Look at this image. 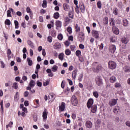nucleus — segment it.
Wrapping results in <instances>:
<instances>
[{
	"instance_id": "obj_1",
	"label": "nucleus",
	"mask_w": 130,
	"mask_h": 130,
	"mask_svg": "<svg viewBox=\"0 0 130 130\" xmlns=\"http://www.w3.org/2000/svg\"><path fill=\"white\" fill-rule=\"evenodd\" d=\"M92 67L94 69V72H95V73H99V71L103 70V68H102L101 66L98 65V63L97 62L93 63Z\"/></svg>"
},
{
	"instance_id": "obj_2",
	"label": "nucleus",
	"mask_w": 130,
	"mask_h": 130,
	"mask_svg": "<svg viewBox=\"0 0 130 130\" xmlns=\"http://www.w3.org/2000/svg\"><path fill=\"white\" fill-rule=\"evenodd\" d=\"M71 103L74 106L78 105V99L76 95H73L71 98Z\"/></svg>"
},
{
	"instance_id": "obj_3",
	"label": "nucleus",
	"mask_w": 130,
	"mask_h": 130,
	"mask_svg": "<svg viewBox=\"0 0 130 130\" xmlns=\"http://www.w3.org/2000/svg\"><path fill=\"white\" fill-rule=\"evenodd\" d=\"M95 82L96 85L98 86H100V87H101L103 85V82H102V79L100 76H98L95 78Z\"/></svg>"
},
{
	"instance_id": "obj_4",
	"label": "nucleus",
	"mask_w": 130,
	"mask_h": 130,
	"mask_svg": "<svg viewBox=\"0 0 130 130\" xmlns=\"http://www.w3.org/2000/svg\"><path fill=\"white\" fill-rule=\"evenodd\" d=\"M109 68L111 70H114L116 68V63L113 61H110L108 62Z\"/></svg>"
},
{
	"instance_id": "obj_5",
	"label": "nucleus",
	"mask_w": 130,
	"mask_h": 130,
	"mask_svg": "<svg viewBox=\"0 0 130 130\" xmlns=\"http://www.w3.org/2000/svg\"><path fill=\"white\" fill-rule=\"evenodd\" d=\"M94 103V100L93 99H89L87 103V106L88 109L91 108L92 107V105H93Z\"/></svg>"
},
{
	"instance_id": "obj_6",
	"label": "nucleus",
	"mask_w": 130,
	"mask_h": 130,
	"mask_svg": "<svg viewBox=\"0 0 130 130\" xmlns=\"http://www.w3.org/2000/svg\"><path fill=\"white\" fill-rule=\"evenodd\" d=\"M92 35L94 38H96V39H98L99 38V32H98V31L92 30Z\"/></svg>"
},
{
	"instance_id": "obj_7",
	"label": "nucleus",
	"mask_w": 130,
	"mask_h": 130,
	"mask_svg": "<svg viewBox=\"0 0 130 130\" xmlns=\"http://www.w3.org/2000/svg\"><path fill=\"white\" fill-rule=\"evenodd\" d=\"M55 99V95L53 93H50L48 95V100L49 102H52Z\"/></svg>"
},
{
	"instance_id": "obj_8",
	"label": "nucleus",
	"mask_w": 130,
	"mask_h": 130,
	"mask_svg": "<svg viewBox=\"0 0 130 130\" xmlns=\"http://www.w3.org/2000/svg\"><path fill=\"white\" fill-rule=\"evenodd\" d=\"M113 112L115 114H118L120 112V108L119 106H116L113 109Z\"/></svg>"
},
{
	"instance_id": "obj_9",
	"label": "nucleus",
	"mask_w": 130,
	"mask_h": 130,
	"mask_svg": "<svg viewBox=\"0 0 130 130\" xmlns=\"http://www.w3.org/2000/svg\"><path fill=\"white\" fill-rule=\"evenodd\" d=\"M117 103V101L115 99H112L111 101H109V105L111 106V107H112V106H114Z\"/></svg>"
},
{
	"instance_id": "obj_10",
	"label": "nucleus",
	"mask_w": 130,
	"mask_h": 130,
	"mask_svg": "<svg viewBox=\"0 0 130 130\" xmlns=\"http://www.w3.org/2000/svg\"><path fill=\"white\" fill-rule=\"evenodd\" d=\"M112 31L113 33L116 34V35H118V34H119V30L118 29V28L116 27V26H114L112 27Z\"/></svg>"
},
{
	"instance_id": "obj_11",
	"label": "nucleus",
	"mask_w": 130,
	"mask_h": 130,
	"mask_svg": "<svg viewBox=\"0 0 130 130\" xmlns=\"http://www.w3.org/2000/svg\"><path fill=\"white\" fill-rule=\"evenodd\" d=\"M60 111H64V109H66V103L64 102H62L61 104V106L59 107Z\"/></svg>"
},
{
	"instance_id": "obj_12",
	"label": "nucleus",
	"mask_w": 130,
	"mask_h": 130,
	"mask_svg": "<svg viewBox=\"0 0 130 130\" xmlns=\"http://www.w3.org/2000/svg\"><path fill=\"white\" fill-rule=\"evenodd\" d=\"M90 108H91V112H92V113H96V111H97V105H94L93 106H91Z\"/></svg>"
},
{
	"instance_id": "obj_13",
	"label": "nucleus",
	"mask_w": 130,
	"mask_h": 130,
	"mask_svg": "<svg viewBox=\"0 0 130 130\" xmlns=\"http://www.w3.org/2000/svg\"><path fill=\"white\" fill-rule=\"evenodd\" d=\"M100 123H101V121L100 120H98L95 123V129H99V128L100 127Z\"/></svg>"
},
{
	"instance_id": "obj_14",
	"label": "nucleus",
	"mask_w": 130,
	"mask_h": 130,
	"mask_svg": "<svg viewBox=\"0 0 130 130\" xmlns=\"http://www.w3.org/2000/svg\"><path fill=\"white\" fill-rule=\"evenodd\" d=\"M86 126L88 128H92V126H93V124H92V122H91L90 121H86Z\"/></svg>"
},
{
	"instance_id": "obj_15",
	"label": "nucleus",
	"mask_w": 130,
	"mask_h": 130,
	"mask_svg": "<svg viewBox=\"0 0 130 130\" xmlns=\"http://www.w3.org/2000/svg\"><path fill=\"white\" fill-rule=\"evenodd\" d=\"M79 8L82 13H84V12H85V5H84V3H80Z\"/></svg>"
},
{
	"instance_id": "obj_16",
	"label": "nucleus",
	"mask_w": 130,
	"mask_h": 130,
	"mask_svg": "<svg viewBox=\"0 0 130 130\" xmlns=\"http://www.w3.org/2000/svg\"><path fill=\"white\" fill-rule=\"evenodd\" d=\"M122 25L124 26V27H127L128 26V21L126 19H123L122 20Z\"/></svg>"
},
{
	"instance_id": "obj_17",
	"label": "nucleus",
	"mask_w": 130,
	"mask_h": 130,
	"mask_svg": "<svg viewBox=\"0 0 130 130\" xmlns=\"http://www.w3.org/2000/svg\"><path fill=\"white\" fill-rule=\"evenodd\" d=\"M123 71L125 72V73H129L130 72V67L129 66H125L123 68Z\"/></svg>"
},
{
	"instance_id": "obj_18",
	"label": "nucleus",
	"mask_w": 130,
	"mask_h": 130,
	"mask_svg": "<svg viewBox=\"0 0 130 130\" xmlns=\"http://www.w3.org/2000/svg\"><path fill=\"white\" fill-rule=\"evenodd\" d=\"M54 48L55 49H59L61 48V44L59 43H56L55 45H54Z\"/></svg>"
},
{
	"instance_id": "obj_19",
	"label": "nucleus",
	"mask_w": 130,
	"mask_h": 130,
	"mask_svg": "<svg viewBox=\"0 0 130 130\" xmlns=\"http://www.w3.org/2000/svg\"><path fill=\"white\" fill-rule=\"evenodd\" d=\"M77 73H78V70H75L74 71L72 72V78L73 79H76L77 77Z\"/></svg>"
},
{
	"instance_id": "obj_20",
	"label": "nucleus",
	"mask_w": 130,
	"mask_h": 130,
	"mask_svg": "<svg viewBox=\"0 0 130 130\" xmlns=\"http://www.w3.org/2000/svg\"><path fill=\"white\" fill-rule=\"evenodd\" d=\"M121 41L122 43H124V44H126V43H128V40L125 38V37H123L122 38Z\"/></svg>"
},
{
	"instance_id": "obj_21",
	"label": "nucleus",
	"mask_w": 130,
	"mask_h": 130,
	"mask_svg": "<svg viewBox=\"0 0 130 130\" xmlns=\"http://www.w3.org/2000/svg\"><path fill=\"white\" fill-rule=\"evenodd\" d=\"M63 7L64 11H69L70 10V6L67 4H64Z\"/></svg>"
},
{
	"instance_id": "obj_22",
	"label": "nucleus",
	"mask_w": 130,
	"mask_h": 130,
	"mask_svg": "<svg viewBox=\"0 0 130 130\" xmlns=\"http://www.w3.org/2000/svg\"><path fill=\"white\" fill-rule=\"evenodd\" d=\"M84 35H85L83 33V32H79V38H81V41L84 40V38H85Z\"/></svg>"
},
{
	"instance_id": "obj_23",
	"label": "nucleus",
	"mask_w": 130,
	"mask_h": 130,
	"mask_svg": "<svg viewBox=\"0 0 130 130\" xmlns=\"http://www.w3.org/2000/svg\"><path fill=\"white\" fill-rule=\"evenodd\" d=\"M27 61L28 62V66H29V67H31V66H32V64H33V61H32V60H31L30 58H27Z\"/></svg>"
},
{
	"instance_id": "obj_24",
	"label": "nucleus",
	"mask_w": 130,
	"mask_h": 130,
	"mask_svg": "<svg viewBox=\"0 0 130 130\" xmlns=\"http://www.w3.org/2000/svg\"><path fill=\"white\" fill-rule=\"evenodd\" d=\"M110 82L111 83H115V82H116V78L115 76H112L110 78Z\"/></svg>"
},
{
	"instance_id": "obj_25",
	"label": "nucleus",
	"mask_w": 130,
	"mask_h": 130,
	"mask_svg": "<svg viewBox=\"0 0 130 130\" xmlns=\"http://www.w3.org/2000/svg\"><path fill=\"white\" fill-rule=\"evenodd\" d=\"M56 26L58 28H60L61 27V21L59 20L57 21L56 22Z\"/></svg>"
},
{
	"instance_id": "obj_26",
	"label": "nucleus",
	"mask_w": 130,
	"mask_h": 130,
	"mask_svg": "<svg viewBox=\"0 0 130 130\" xmlns=\"http://www.w3.org/2000/svg\"><path fill=\"white\" fill-rule=\"evenodd\" d=\"M29 85L31 88H33V87L35 86V81H34V80H31L29 84Z\"/></svg>"
},
{
	"instance_id": "obj_27",
	"label": "nucleus",
	"mask_w": 130,
	"mask_h": 130,
	"mask_svg": "<svg viewBox=\"0 0 130 130\" xmlns=\"http://www.w3.org/2000/svg\"><path fill=\"white\" fill-rule=\"evenodd\" d=\"M103 23H104V24H105V25H107V24H108V17H105L104 18Z\"/></svg>"
},
{
	"instance_id": "obj_28",
	"label": "nucleus",
	"mask_w": 130,
	"mask_h": 130,
	"mask_svg": "<svg viewBox=\"0 0 130 130\" xmlns=\"http://www.w3.org/2000/svg\"><path fill=\"white\" fill-rule=\"evenodd\" d=\"M54 19H58L59 18V13L58 12H56L54 14Z\"/></svg>"
},
{
	"instance_id": "obj_29",
	"label": "nucleus",
	"mask_w": 130,
	"mask_h": 130,
	"mask_svg": "<svg viewBox=\"0 0 130 130\" xmlns=\"http://www.w3.org/2000/svg\"><path fill=\"white\" fill-rule=\"evenodd\" d=\"M15 29H18L19 28V22L17 20L14 21Z\"/></svg>"
},
{
	"instance_id": "obj_30",
	"label": "nucleus",
	"mask_w": 130,
	"mask_h": 130,
	"mask_svg": "<svg viewBox=\"0 0 130 130\" xmlns=\"http://www.w3.org/2000/svg\"><path fill=\"white\" fill-rule=\"evenodd\" d=\"M5 25H8V26H10L11 25V21L10 19H6L5 22Z\"/></svg>"
},
{
	"instance_id": "obj_31",
	"label": "nucleus",
	"mask_w": 130,
	"mask_h": 130,
	"mask_svg": "<svg viewBox=\"0 0 130 130\" xmlns=\"http://www.w3.org/2000/svg\"><path fill=\"white\" fill-rule=\"evenodd\" d=\"M47 5V2H46V1L44 0L43 1V4L42 5L43 8H46Z\"/></svg>"
},
{
	"instance_id": "obj_32",
	"label": "nucleus",
	"mask_w": 130,
	"mask_h": 130,
	"mask_svg": "<svg viewBox=\"0 0 130 130\" xmlns=\"http://www.w3.org/2000/svg\"><path fill=\"white\" fill-rule=\"evenodd\" d=\"M75 29H76V32H80L81 28H80V26L78 25V24H76L75 25Z\"/></svg>"
},
{
	"instance_id": "obj_33",
	"label": "nucleus",
	"mask_w": 130,
	"mask_h": 130,
	"mask_svg": "<svg viewBox=\"0 0 130 130\" xmlns=\"http://www.w3.org/2000/svg\"><path fill=\"white\" fill-rule=\"evenodd\" d=\"M59 59L60 60H63V53H61L59 55Z\"/></svg>"
},
{
	"instance_id": "obj_34",
	"label": "nucleus",
	"mask_w": 130,
	"mask_h": 130,
	"mask_svg": "<svg viewBox=\"0 0 130 130\" xmlns=\"http://www.w3.org/2000/svg\"><path fill=\"white\" fill-rule=\"evenodd\" d=\"M58 67L56 65H54L52 68V72H56L57 71Z\"/></svg>"
},
{
	"instance_id": "obj_35",
	"label": "nucleus",
	"mask_w": 130,
	"mask_h": 130,
	"mask_svg": "<svg viewBox=\"0 0 130 130\" xmlns=\"http://www.w3.org/2000/svg\"><path fill=\"white\" fill-rule=\"evenodd\" d=\"M43 119H46V118H47V113H46V112L43 113Z\"/></svg>"
},
{
	"instance_id": "obj_36",
	"label": "nucleus",
	"mask_w": 130,
	"mask_h": 130,
	"mask_svg": "<svg viewBox=\"0 0 130 130\" xmlns=\"http://www.w3.org/2000/svg\"><path fill=\"white\" fill-rule=\"evenodd\" d=\"M93 95L94 97H95V98H98V97H99V94L97 91L93 92Z\"/></svg>"
},
{
	"instance_id": "obj_37",
	"label": "nucleus",
	"mask_w": 130,
	"mask_h": 130,
	"mask_svg": "<svg viewBox=\"0 0 130 130\" xmlns=\"http://www.w3.org/2000/svg\"><path fill=\"white\" fill-rule=\"evenodd\" d=\"M67 30L69 33V34H72V32H73L72 30V27H70V26H69L67 28Z\"/></svg>"
},
{
	"instance_id": "obj_38",
	"label": "nucleus",
	"mask_w": 130,
	"mask_h": 130,
	"mask_svg": "<svg viewBox=\"0 0 130 130\" xmlns=\"http://www.w3.org/2000/svg\"><path fill=\"white\" fill-rule=\"evenodd\" d=\"M75 11L77 14L80 13V8H79V6L78 5L76 6L75 8Z\"/></svg>"
},
{
	"instance_id": "obj_39",
	"label": "nucleus",
	"mask_w": 130,
	"mask_h": 130,
	"mask_svg": "<svg viewBox=\"0 0 130 130\" xmlns=\"http://www.w3.org/2000/svg\"><path fill=\"white\" fill-rule=\"evenodd\" d=\"M57 38L59 40H62L63 39V36L61 35V34H60L58 35Z\"/></svg>"
},
{
	"instance_id": "obj_40",
	"label": "nucleus",
	"mask_w": 130,
	"mask_h": 130,
	"mask_svg": "<svg viewBox=\"0 0 130 130\" xmlns=\"http://www.w3.org/2000/svg\"><path fill=\"white\" fill-rule=\"evenodd\" d=\"M79 60H80L81 62H84V57H83V56H79Z\"/></svg>"
},
{
	"instance_id": "obj_41",
	"label": "nucleus",
	"mask_w": 130,
	"mask_h": 130,
	"mask_svg": "<svg viewBox=\"0 0 130 130\" xmlns=\"http://www.w3.org/2000/svg\"><path fill=\"white\" fill-rule=\"evenodd\" d=\"M113 14H114L115 15H118V9H117V8L114 9Z\"/></svg>"
},
{
	"instance_id": "obj_42",
	"label": "nucleus",
	"mask_w": 130,
	"mask_h": 130,
	"mask_svg": "<svg viewBox=\"0 0 130 130\" xmlns=\"http://www.w3.org/2000/svg\"><path fill=\"white\" fill-rule=\"evenodd\" d=\"M66 55H70L71 54V51L69 49H67L65 51Z\"/></svg>"
},
{
	"instance_id": "obj_43",
	"label": "nucleus",
	"mask_w": 130,
	"mask_h": 130,
	"mask_svg": "<svg viewBox=\"0 0 130 130\" xmlns=\"http://www.w3.org/2000/svg\"><path fill=\"white\" fill-rule=\"evenodd\" d=\"M13 87L16 89H18V83L17 82L13 83Z\"/></svg>"
},
{
	"instance_id": "obj_44",
	"label": "nucleus",
	"mask_w": 130,
	"mask_h": 130,
	"mask_svg": "<svg viewBox=\"0 0 130 130\" xmlns=\"http://www.w3.org/2000/svg\"><path fill=\"white\" fill-rule=\"evenodd\" d=\"M76 55H77V56H79V55H81V51H80L79 50H77L76 51Z\"/></svg>"
},
{
	"instance_id": "obj_45",
	"label": "nucleus",
	"mask_w": 130,
	"mask_h": 130,
	"mask_svg": "<svg viewBox=\"0 0 130 130\" xmlns=\"http://www.w3.org/2000/svg\"><path fill=\"white\" fill-rule=\"evenodd\" d=\"M27 43H28V45H30V46H31V48H33V43H32L31 42V41L28 40L27 41Z\"/></svg>"
},
{
	"instance_id": "obj_46",
	"label": "nucleus",
	"mask_w": 130,
	"mask_h": 130,
	"mask_svg": "<svg viewBox=\"0 0 130 130\" xmlns=\"http://www.w3.org/2000/svg\"><path fill=\"white\" fill-rule=\"evenodd\" d=\"M70 21H71V19H70L69 17L65 18V22L67 23V24H69Z\"/></svg>"
},
{
	"instance_id": "obj_47",
	"label": "nucleus",
	"mask_w": 130,
	"mask_h": 130,
	"mask_svg": "<svg viewBox=\"0 0 130 130\" xmlns=\"http://www.w3.org/2000/svg\"><path fill=\"white\" fill-rule=\"evenodd\" d=\"M120 83L117 82L115 84V88H120Z\"/></svg>"
},
{
	"instance_id": "obj_48",
	"label": "nucleus",
	"mask_w": 130,
	"mask_h": 130,
	"mask_svg": "<svg viewBox=\"0 0 130 130\" xmlns=\"http://www.w3.org/2000/svg\"><path fill=\"white\" fill-rule=\"evenodd\" d=\"M48 41L49 42H50V43H51V42H52V37H51V36H49L48 37Z\"/></svg>"
},
{
	"instance_id": "obj_49",
	"label": "nucleus",
	"mask_w": 130,
	"mask_h": 130,
	"mask_svg": "<svg viewBox=\"0 0 130 130\" xmlns=\"http://www.w3.org/2000/svg\"><path fill=\"white\" fill-rule=\"evenodd\" d=\"M49 81H47L43 83V86H45V87H46V86H47V85H49Z\"/></svg>"
},
{
	"instance_id": "obj_50",
	"label": "nucleus",
	"mask_w": 130,
	"mask_h": 130,
	"mask_svg": "<svg viewBox=\"0 0 130 130\" xmlns=\"http://www.w3.org/2000/svg\"><path fill=\"white\" fill-rule=\"evenodd\" d=\"M97 6L99 9H101V2L99 1L97 3Z\"/></svg>"
},
{
	"instance_id": "obj_51",
	"label": "nucleus",
	"mask_w": 130,
	"mask_h": 130,
	"mask_svg": "<svg viewBox=\"0 0 130 130\" xmlns=\"http://www.w3.org/2000/svg\"><path fill=\"white\" fill-rule=\"evenodd\" d=\"M7 17H12V15H11V10L7 11Z\"/></svg>"
},
{
	"instance_id": "obj_52",
	"label": "nucleus",
	"mask_w": 130,
	"mask_h": 130,
	"mask_svg": "<svg viewBox=\"0 0 130 130\" xmlns=\"http://www.w3.org/2000/svg\"><path fill=\"white\" fill-rule=\"evenodd\" d=\"M37 84L39 87H41L42 86V83L39 82V81H37Z\"/></svg>"
},
{
	"instance_id": "obj_53",
	"label": "nucleus",
	"mask_w": 130,
	"mask_h": 130,
	"mask_svg": "<svg viewBox=\"0 0 130 130\" xmlns=\"http://www.w3.org/2000/svg\"><path fill=\"white\" fill-rule=\"evenodd\" d=\"M67 80H68V81H69V85H70V86H73V81H72L70 79H68Z\"/></svg>"
},
{
	"instance_id": "obj_54",
	"label": "nucleus",
	"mask_w": 130,
	"mask_h": 130,
	"mask_svg": "<svg viewBox=\"0 0 130 130\" xmlns=\"http://www.w3.org/2000/svg\"><path fill=\"white\" fill-rule=\"evenodd\" d=\"M24 104L25 106H29V101H25L24 103Z\"/></svg>"
},
{
	"instance_id": "obj_55",
	"label": "nucleus",
	"mask_w": 130,
	"mask_h": 130,
	"mask_svg": "<svg viewBox=\"0 0 130 130\" xmlns=\"http://www.w3.org/2000/svg\"><path fill=\"white\" fill-rule=\"evenodd\" d=\"M69 18H71V19H73V18H74V15H73V14H72V12H70L69 13Z\"/></svg>"
},
{
	"instance_id": "obj_56",
	"label": "nucleus",
	"mask_w": 130,
	"mask_h": 130,
	"mask_svg": "<svg viewBox=\"0 0 130 130\" xmlns=\"http://www.w3.org/2000/svg\"><path fill=\"white\" fill-rule=\"evenodd\" d=\"M64 45H66V46H70V42H69V41H66L64 42Z\"/></svg>"
},
{
	"instance_id": "obj_57",
	"label": "nucleus",
	"mask_w": 130,
	"mask_h": 130,
	"mask_svg": "<svg viewBox=\"0 0 130 130\" xmlns=\"http://www.w3.org/2000/svg\"><path fill=\"white\" fill-rule=\"evenodd\" d=\"M1 67L3 69H5V63H4V61H1Z\"/></svg>"
},
{
	"instance_id": "obj_58",
	"label": "nucleus",
	"mask_w": 130,
	"mask_h": 130,
	"mask_svg": "<svg viewBox=\"0 0 130 130\" xmlns=\"http://www.w3.org/2000/svg\"><path fill=\"white\" fill-rule=\"evenodd\" d=\"M26 12L27 13H31V9H30V7H27L26 8Z\"/></svg>"
},
{
	"instance_id": "obj_59",
	"label": "nucleus",
	"mask_w": 130,
	"mask_h": 130,
	"mask_svg": "<svg viewBox=\"0 0 130 130\" xmlns=\"http://www.w3.org/2000/svg\"><path fill=\"white\" fill-rule=\"evenodd\" d=\"M79 48L81 49H84V48H85V46H84V45L82 44H80L79 45Z\"/></svg>"
},
{
	"instance_id": "obj_60",
	"label": "nucleus",
	"mask_w": 130,
	"mask_h": 130,
	"mask_svg": "<svg viewBox=\"0 0 130 130\" xmlns=\"http://www.w3.org/2000/svg\"><path fill=\"white\" fill-rule=\"evenodd\" d=\"M28 95H29V92L28 91H26L24 93V97H28Z\"/></svg>"
},
{
	"instance_id": "obj_61",
	"label": "nucleus",
	"mask_w": 130,
	"mask_h": 130,
	"mask_svg": "<svg viewBox=\"0 0 130 130\" xmlns=\"http://www.w3.org/2000/svg\"><path fill=\"white\" fill-rule=\"evenodd\" d=\"M83 74H81L80 75V77H79V81H80V82H82V79H83Z\"/></svg>"
},
{
	"instance_id": "obj_62",
	"label": "nucleus",
	"mask_w": 130,
	"mask_h": 130,
	"mask_svg": "<svg viewBox=\"0 0 130 130\" xmlns=\"http://www.w3.org/2000/svg\"><path fill=\"white\" fill-rule=\"evenodd\" d=\"M39 21L41 23L43 22V17L42 16H40V17H39Z\"/></svg>"
},
{
	"instance_id": "obj_63",
	"label": "nucleus",
	"mask_w": 130,
	"mask_h": 130,
	"mask_svg": "<svg viewBox=\"0 0 130 130\" xmlns=\"http://www.w3.org/2000/svg\"><path fill=\"white\" fill-rule=\"evenodd\" d=\"M33 120H34V121H35V122L37 121V116H36V115L34 116Z\"/></svg>"
},
{
	"instance_id": "obj_64",
	"label": "nucleus",
	"mask_w": 130,
	"mask_h": 130,
	"mask_svg": "<svg viewBox=\"0 0 130 130\" xmlns=\"http://www.w3.org/2000/svg\"><path fill=\"white\" fill-rule=\"evenodd\" d=\"M126 125H127V126H129V127H130V122L129 121H127L125 123Z\"/></svg>"
}]
</instances>
